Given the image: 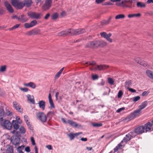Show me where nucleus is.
<instances>
[{"label":"nucleus","instance_id":"f257e3e1","mask_svg":"<svg viewBox=\"0 0 153 153\" xmlns=\"http://www.w3.org/2000/svg\"><path fill=\"white\" fill-rule=\"evenodd\" d=\"M0 124L1 126L8 130H11L12 128V125L10 121L7 120L3 119H0Z\"/></svg>","mask_w":153,"mask_h":153},{"label":"nucleus","instance_id":"f03ea898","mask_svg":"<svg viewBox=\"0 0 153 153\" xmlns=\"http://www.w3.org/2000/svg\"><path fill=\"white\" fill-rule=\"evenodd\" d=\"M131 138V135L129 134H127L126 135V137H124L123 140L121 141L120 143L117 146L114 148V152H116L119 149H120L121 147L122 146V145L121 143L123 142H126L129 140Z\"/></svg>","mask_w":153,"mask_h":153},{"label":"nucleus","instance_id":"7ed1b4c3","mask_svg":"<svg viewBox=\"0 0 153 153\" xmlns=\"http://www.w3.org/2000/svg\"><path fill=\"white\" fill-rule=\"evenodd\" d=\"M143 109V106H140L139 108L134 111L131 114V117L134 118L140 115L142 112V110Z\"/></svg>","mask_w":153,"mask_h":153},{"label":"nucleus","instance_id":"20e7f679","mask_svg":"<svg viewBox=\"0 0 153 153\" xmlns=\"http://www.w3.org/2000/svg\"><path fill=\"white\" fill-rule=\"evenodd\" d=\"M36 116L37 118L42 122L45 123L46 122L47 117L43 112H39L38 113L36 114Z\"/></svg>","mask_w":153,"mask_h":153},{"label":"nucleus","instance_id":"39448f33","mask_svg":"<svg viewBox=\"0 0 153 153\" xmlns=\"http://www.w3.org/2000/svg\"><path fill=\"white\" fill-rule=\"evenodd\" d=\"M100 35L102 37L105 39L109 42L112 43L113 42V40L110 38L111 36V33L107 34L106 32H103L101 33Z\"/></svg>","mask_w":153,"mask_h":153},{"label":"nucleus","instance_id":"423d86ee","mask_svg":"<svg viewBox=\"0 0 153 153\" xmlns=\"http://www.w3.org/2000/svg\"><path fill=\"white\" fill-rule=\"evenodd\" d=\"M42 15L40 13H36L34 12H30L28 13V16L32 19H39Z\"/></svg>","mask_w":153,"mask_h":153},{"label":"nucleus","instance_id":"0eeeda50","mask_svg":"<svg viewBox=\"0 0 153 153\" xmlns=\"http://www.w3.org/2000/svg\"><path fill=\"white\" fill-rule=\"evenodd\" d=\"M153 125L149 122H147L144 126V131L145 130L146 132L150 131L153 130ZM145 131H144V132Z\"/></svg>","mask_w":153,"mask_h":153},{"label":"nucleus","instance_id":"6e6552de","mask_svg":"<svg viewBox=\"0 0 153 153\" xmlns=\"http://www.w3.org/2000/svg\"><path fill=\"white\" fill-rule=\"evenodd\" d=\"M11 141L14 145L18 146L19 144L20 139L18 137L13 136L11 137Z\"/></svg>","mask_w":153,"mask_h":153},{"label":"nucleus","instance_id":"1a4fd4ad","mask_svg":"<svg viewBox=\"0 0 153 153\" xmlns=\"http://www.w3.org/2000/svg\"><path fill=\"white\" fill-rule=\"evenodd\" d=\"M13 107L17 111L22 112L23 111V109L21 107V106L16 101H14L13 102Z\"/></svg>","mask_w":153,"mask_h":153},{"label":"nucleus","instance_id":"9d476101","mask_svg":"<svg viewBox=\"0 0 153 153\" xmlns=\"http://www.w3.org/2000/svg\"><path fill=\"white\" fill-rule=\"evenodd\" d=\"M51 0H46L45 4L42 7L43 10H46L48 9L51 6Z\"/></svg>","mask_w":153,"mask_h":153},{"label":"nucleus","instance_id":"9b49d317","mask_svg":"<svg viewBox=\"0 0 153 153\" xmlns=\"http://www.w3.org/2000/svg\"><path fill=\"white\" fill-rule=\"evenodd\" d=\"M129 0H117V6L124 7L126 6L124 4L128 2Z\"/></svg>","mask_w":153,"mask_h":153},{"label":"nucleus","instance_id":"f8f14e48","mask_svg":"<svg viewBox=\"0 0 153 153\" xmlns=\"http://www.w3.org/2000/svg\"><path fill=\"white\" fill-rule=\"evenodd\" d=\"M85 32V30L83 29L73 30L71 31V32L72 33H73L74 35L81 34L84 33Z\"/></svg>","mask_w":153,"mask_h":153},{"label":"nucleus","instance_id":"ddd939ff","mask_svg":"<svg viewBox=\"0 0 153 153\" xmlns=\"http://www.w3.org/2000/svg\"><path fill=\"white\" fill-rule=\"evenodd\" d=\"M4 4L7 11L11 13H13V10L11 5L7 2H5Z\"/></svg>","mask_w":153,"mask_h":153},{"label":"nucleus","instance_id":"4468645a","mask_svg":"<svg viewBox=\"0 0 153 153\" xmlns=\"http://www.w3.org/2000/svg\"><path fill=\"white\" fill-rule=\"evenodd\" d=\"M48 99L49 100V102L50 105V107L49 108L50 109L54 108H55V106L53 103V100L52 99L51 96V94H49L48 96Z\"/></svg>","mask_w":153,"mask_h":153},{"label":"nucleus","instance_id":"2eb2a0df","mask_svg":"<svg viewBox=\"0 0 153 153\" xmlns=\"http://www.w3.org/2000/svg\"><path fill=\"white\" fill-rule=\"evenodd\" d=\"M23 85L25 86L29 87L33 89H35L36 88V84L33 82H30L27 83H24Z\"/></svg>","mask_w":153,"mask_h":153},{"label":"nucleus","instance_id":"dca6fc26","mask_svg":"<svg viewBox=\"0 0 153 153\" xmlns=\"http://www.w3.org/2000/svg\"><path fill=\"white\" fill-rule=\"evenodd\" d=\"M27 100L33 104H35V101L34 99V97L33 96L31 95L30 94H27Z\"/></svg>","mask_w":153,"mask_h":153},{"label":"nucleus","instance_id":"f3484780","mask_svg":"<svg viewBox=\"0 0 153 153\" xmlns=\"http://www.w3.org/2000/svg\"><path fill=\"white\" fill-rule=\"evenodd\" d=\"M143 131V127L141 126L137 128L135 130V132L137 134L142 133Z\"/></svg>","mask_w":153,"mask_h":153},{"label":"nucleus","instance_id":"a211bd4d","mask_svg":"<svg viewBox=\"0 0 153 153\" xmlns=\"http://www.w3.org/2000/svg\"><path fill=\"white\" fill-rule=\"evenodd\" d=\"M38 104L40 108H41L43 110H45V103L44 101L43 100L39 101Z\"/></svg>","mask_w":153,"mask_h":153},{"label":"nucleus","instance_id":"6ab92c4d","mask_svg":"<svg viewBox=\"0 0 153 153\" xmlns=\"http://www.w3.org/2000/svg\"><path fill=\"white\" fill-rule=\"evenodd\" d=\"M146 74L149 78L153 79V71L147 70L146 71Z\"/></svg>","mask_w":153,"mask_h":153},{"label":"nucleus","instance_id":"aec40b11","mask_svg":"<svg viewBox=\"0 0 153 153\" xmlns=\"http://www.w3.org/2000/svg\"><path fill=\"white\" fill-rule=\"evenodd\" d=\"M23 2L24 6H26L27 7L30 6L33 3L31 0H24Z\"/></svg>","mask_w":153,"mask_h":153},{"label":"nucleus","instance_id":"412c9836","mask_svg":"<svg viewBox=\"0 0 153 153\" xmlns=\"http://www.w3.org/2000/svg\"><path fill=\"white\" fill-rule=\"evenodd\" d=\"M91 46L92 47L94 46L98 47L100 45V41L97 40L93 41L90 44Z\"/></svg>","mask_w":153,"mask_h":153},{"label":"nucleus","instance_id":"4be33fe9","mask_svg":"<svg viewBox=\"0 0 153 153\" xmlns=\"http://www.w3.org/2000/svg\"><path fill=\"white\" fill-rule=\"evenodd\" d=\"M24 118L25 121V123L27 125V126L29 128H30V129H31L32 128V127L31 125L30 124L29 122L28 121L29 118L28 117L27 115H25L24 116Z\"/></svg>","mask_w":153,"mask_h":153},{"label":"nucleus","instance_id":"5701e85b","mask_svg":"<svg viewBox=\"0 0 153 153\" xmlns=\"http://www.w3.org/2000/svg\"><path fill=\"white\" fill-rule=\"evenodd\" d=\"M12 123L13 126V128L15 129L18 130L19 128V123L16 121L13 120L12 121Z\"/></svg>","mask_w":153,"mask_h":153},{"label":"nucleus","instance_id":"b1692460","mask_svg":"<svg viewBox=\"0 0 153 153\" xmlns=\"http://www.w3.org/2000/svg\"><path fill=\"white\" fill-rule=\"evenodd\" d=\"M82 133L80 132L78 133H76L75 134H73V133H71L68 135V136L70 137V140H72L75 137L77 136L80 134H82Z\"/></svg>","mask_w":153,"mask_h":153},{"label":"nucleus","instance_id":"393cba45","mask_svg":"<svg viewBox=\"0 0 153 153\" xmlns=\"http://www.w3.org/2000/svg\"><path fill=\"white\" fill-rule=\"evenodd\" d=\"M108 66L106 65H98L96 68L97 70H104L108 67Z\"/></svg>","mask_w":153,"mask_h":153},{"label":"nucleus","instance_id":"a878e982","mask_svg":"<svg viewBox=\"0 0 153 153\" xmlns=\"http://www.w3.org/2000/svg\"><path fill=\"white\" fill-rule=\"evenodd\" d=\"M25 146L24 145L18 146L16 149V150L19 153H23L22 150H24Z\"/></svg>","mask_w":153,"mask_h":153},{"label":"nucleus","instance_id":"bb28decb","mask_svg":"<svg viewBox=\"0 0 153 153\" xmlns=\"http://www.w3.org/2000/svg\"><path fill=\"white\" fill-rule=\"evenodd\" d=\"M18 20L22 22H24L27 21L28 20V18L25 17L24 16H21V17L18 18Z\"/></svg>","mask_w":153,"mask_h":153},{"label":"nucleus","instance_id":"cd10ccee","mask_svg":"<svg viewBox=\"0 0 153 153\" xmlns=\"http://www.w3.org/2000/svg\"><path fill=\"white\" fill-rule=\"evenodd\" d=\"M64 69V67H63L59 70V71L55 75V76H54V78L55 79H57L59 77L60 75L62 73V72Z\"/></svg>","mask_w":153,"mask_h":153},{"label":"nucleus","instance_id":"c85d7f7f","mask_svg":"<svg viewBox=\"0 0 153 153\" xmlns=\"http://www.w3.org/2000/svg\"><path fill=\"white\" fill-rule=\"evenodd\" d=\"M67 123L73 127H76L77 126V124L76 123L71 120H68L67 121Z\"/></svg>","mask_w":153,"mask_h":153},{"label":"nucleus","instance_id":"c756f323","mask_svg":"<svg viewBox=\"0 0 153 153\" xmlns=\"http://www.w3.org/2000/svg\"><path fill=\"white\" fill-rule=\"evenodd\" d=\"M4 116L5 113L4 109L1 107H0V119H3V117Z\"/></svg>","mask_w":153,"mask_h":153},{"label":"nucleus","instance_id":"7c9ffc66","mask_svg":"<svg viewBox=\"0 0 153 153\" xmlns=\"http://www.w3.org/2000/svg\"><path fill=\"white\" fill-rule=\"evenodd\" d=\"M125 17V15L123 14H120L116 15L115 17L116 19H123Z\"/></svg>","mask_w":153,"mask_h":153},{"label":"nucleus","instance_id":"2f4dec72","mask_svg":"<svg viewBox=\"0 0 153 153\" xmlns=\"http://www.w3.org/2000/svg\"><path fill=\"white\" fill-rule=\"evenodd\" d=\"M13 149L12 146H9L6 150V153H13Z\"/></svg>","mask_w":153,"mask_h":153},{"label":"nucleus","instance_id":"473e14b6","mask_svg":"<svg viewBox=\"0 0 153 153\" xmlns=\"http://www.w3.org/2000/svg\"><path fill=\"white\" fill-rule=\"evenodd\" d=\"M19 129V131L21 133L25 134V129L23 126H21Z\"/></svg>","mask_w":153,"mask_h":153},{"label":"nucleus","instance_id":"72a5a7b5","mask_svg":"<svg viewBox=\"0 0 153 153\" xmlns=\"http://www.w3.org/2000/svg\"><path fill=\"white\" fill-rule=\"evenodd\" d=\"M135 61L138 64L142 65V59L140 57H137L135 59Z\"/></svg>","mask_w":153,"mask_h":153},{"label":"nucleus","instance_id":"f704fd0d","mask_svg":"<svg viewBox=\"0 0 153 153\" xmlns=\"http://www.w3.org/2000/svg\"><path fill=\"white\" fill-rule=\"evenodd\" d=\"M58 14L57 13H55L52 15L51 18L53 20H55L58 18Z\"/></svg>","mask_w":153,"mask_h":153},{"label":"nucleus","instance_id":"c9c22d12","mask_svg":"<svg viewBox=\"0 0 153 153\" xmlns=\"http://www.w3.org/2000/svg\"><path fill=\"white\" fill-rule=\"evenodd\" d=\"M107 45V44L106 42L102 40L100 41V46L103 47L106 46Z\"/></svg>","mask_w":153,"mask_h":153},{"label":"nucleus","instance_id":"e433bc0d","mask_svg":"<svg viewBox=\"0 0 153 153\" xmlns=\"http://www.w3.org/2000/svg\"><path fill=\"white\" fill-rule=\"evenodd\" d=\"M30 23L31 27H32L37 24V21L36 20H34L31 22Z\"/></svg>","mask_w":153,"mask_h":153},{"label":"nucleus","instance_id":"4c0bfd02","mask_svg":"<svg viewBox=\"0 0 153 153\" xmlns=\"http://www.w3.org/2000/svg\"><path fill=\"white\" fill-rule=\"evenodd\" d=\"M6 65H3L1 66L0 68V71L1 72H4L6 70Z\"/></svg>","mask_w":153,"mask_h":153},{"label":"nucleus","instance_id":"58836bf2","mask_svg":"<svg viewBox=\"0 0 153 153\" xmlns=\"http://www.w3.org/2000/svg\"><path fill=\"white\" fill-rule=\"evenodd\" d=\"M68 32L66 31H61L58 33V35L61 36L66 34Z\"/></svg>","mask_w":153,"mask_h":153},{"label":"nucleus","instance_id":"ea45409f","mask_svg":"<svg viewBox=\"0 0 153 153\" xmlns=\"http://www.w3.org/2000/svg\"><path fill=\"white\" fill-rule=\"evenodd\" d=\"M36 31L38 33L40 32V30H37L36 31L35 30H32L30 31H28L27 33H29V35H31L32 33H35Z\"/></svg>","mask_w":153,"mask_h":153},{"label":"nucleus","instance_id":"a19ab883","mask_svg":"<svg viewBox=\"0 0 153 153\" xmlns=\"http://www.w3.org/2000/svg\"><path fill=\"white\" fill-rule=\"evenodd\" d=\"M137 6L138 7H143V4L142 3L140 2H137Z\"/></svg>","mask_w":153,"mask_h":153},{"label":"nucleus","instance_id":"79ce46f5","mask_svg":"<svg viewBox=\"0 0 153 153\" xmlns=\"http://www.w3.org/2000/svg\"><path fill=\"white\" fill-rule=\"evenodd\" d=\"M15 121H16L19 124H21L22 123V121L20 120V117L18 116L16 117V120Z\"/></svg>","mask_w":153,"mask_h":153},{"label":"nucleus","instance_id":"37998d69","mask_svg":"<svg viewBox=\"0 0 153 153\" xmlns=\"http://www.w3.org/2000/svg\"><path fill=\"white\" fill-rule=\"evenodd\" d=\"M24 26L26 28H28L31 27V26L30 23H26L24 24Z\"/></svg>","mask_w":153,"mask_h":153},{"label":"nucleus","instance_id":"c03bdc74","mask_svg":"<svg viewBox=\"0 0 153 153\" xmlns=\"http://www.w3.org/2000/svg\"><path fill=\"white\" fill-rule=\"evenodd\" d=\"M108 83L111 85H113L114 83V81L113 79L110 78H109L108 79Z\"/></svg>","mask_w":153,"mask_h":153},{"label":"nucleus","instance_id":"a18cd8bd","mask_svg":"<svg viewBox=\"0 0 153 153\" xmlns=\"http://www.w3.org/2000/svg\"><path fill=\"white\" fill-rule=\"evenodd\" d=\"M11 133L13 134L17 135L19 134V132L18 131H17V130L14 129V130L11 132Z\"/></svg>","mask_w":153,"mask_h":153},{"label":"nucleus","instance_id":"49530a36","mask_svg":"<svg viewBox=\"0 0 153 153\" xmlns=\"http://www.w3.org/2000/svg\"><path fill=\"white\" fill-rule=\"evenodd\" d=\"M19 89L21 91L24 92H27L28 91V89L25 87L20 88Z\"/></svg>","mask_w":153,"mask_h":153},{"label":"nucleus","instance_id":"de8ad7c7","mask_svg":"<svg viewBox=\"0 0 153 153\" xmlns=\"http://www.w3.org/2000/svg\"><path fill=\"white\" fill-rule=\"evenodd\" d=\"M20 25V24H17L15 25L12 28H10V30H12L16 28H17L19 27V26Z\"/></svg>","mask_w":153,"mask_h":153},{"label":"nucleus","instance_id":"09e8293b","mask_svg":"<svg viewBox=\"0 0 153 153\" xmlns=\"http://www.w3.org/2000/svg\"><path fill=\"white\" fill-rule=\"evenodd\" d=\"M111 17L109 18V19L108 20L103 21L102 22V24L103 25L108 24L110 21V20L111 19Z\"/></svg>","mask_w":153,"mask_h":153},{"label":"nucleus","instance_id":"8fccbe9b","mask_svg":"<svg viewBox=\"0 0 153 153\" xmlns=\"http://www.w3.org/2000/svg\"><path fill=\"white\" fill-rule=\"evenodd\" d=\"M92 125L94 127H98L101 126H102V124L101 123H93L92 124Z\"/></svg>","mask_w":153,"mask_h":153},{"label":"nucleus","instance_id":"3c124183","mask_svg":"<svg viewBox=\"0 0 153 153\" xmlns=\"http://www.w3.org/2000/svg\"><path fill=\"white\" fill-rule=\"evenodd\" d=\"M140 98V97L139 96H137L135 97H134L133 98V101L134 102H136L138 100H139Z\"/></svg>","mask_w":153,"mask_h":153},{"label":"nucleus","instance_id":"603ef678","mask_svg":"<svg viewBox=\"0 0 153 153\" xmlns=\"http://www.w3.org/2000/svg\"><path fill=\"white\" fill-rule=\"evenodd\" d=\"M136 14H129L128 15V17L129 18H131L133 17H135Z\"/></svg>","mask_w":153,"mask_h":153},{"label":"nucleus","instance_id":"864d4df0","mask_svg":"<svg viewBox=\"0 0 153 153\" xmlns=\"http://www.w3.org/2000/svg\"><path fill=\"white\" fill-rule=\"evenodd\" d=\"M105 0H95V2L98 4H100L105 1Z\"/></svg>","mask_w":153,"mask_h":153},{"label":"nucleus","instance_id":"5fc2aeb1","mask_svg":"<svg viewBox=\"0 0 153 153\" xmlns=\"http://www.w3.org/2000/svg\"><path fill=\"white\" fill-rule=\"evenodd\" d=\"M123 95V93L122 91H119L118 94L117 96H118V98H121L122 97Z\"/></svg>","mask_w":153,"mask_h":153},{"label":"nucleus","instance_id":"6e6d98bb","mask_svg":"<svg viewBox=\"0 0 153 153\" xmlns=\"http://www.w3.org/2000/svg\"><path fill=\"white\" fill-rule=\"evenodd\" d=\"M30 140L32 145L35 146V142L33 137H31Z\"/></svg>","mask_w":153,"mask_h":153},{"label":"nucleus","instance_id":"4d7b16f0","mask_svg":"<svg viewBox=\"0 0 153 153\" xmlns=\"http://www.w3.org/2000/svg\"><path fill=\"white\" fill-rule=\"evenodd\" d=\"M92 77L93 80H95L98 78V76L97 75H93L92 76Z\"/></svg>","mask_w":153,"mask_h":153},{"label":"nucleus","instance_id":"13d9d810","mask_svg":"<svg viewBox=\"0 0 153 153\" xmlns=\"http://www.w3.org/2000/svg\"><path fill=\"white\" fill-rule=\"evenodd\" d=\"M125 108L124 107H122V108H120L119 109H118V110H117L116 111V112L118 113H119L120 112H121V111H122L123 110H125Z\"/></svg>","mask_w":153,"mask_h":153},{"label":"nucleus","instance_id":"bf43d9fd","mask_svg":"<svg viewBox=\"0 0 153 153\" xmlns=\"http://www.w3.org/2000/svg\"><path fill=\"white\" fill-rule=\"evenodd\" d=\"M128 89L129 90V91L132 93H135L136 91L135 90L132 88H128Z\"/></svg>","mask_w":153,"mask_h":153},{"label":"nucleus","instance_id":"052dcab7","mask_svg":"<svg viewBox=\"0 0 153 153\" xmlns=\"http://www.w3.org/2000/svg\"><path fill=\"white\" fill-rule=\"evenodd\" d=\"M142 16V14L140 13H137L136 14L135 17L137 18H140Z\"/></svg>","mask_w":153,"mask_h":153},{"label":"nucleus","instance_id":"680f3d73","mask_svg":"<svg viewBox=\"0 0 153 153\" xmlns=\"http://www.w3.org/2000/svg\"><path fill=\"white\" fill-rule=\"evenodd\" d=\"M25 150L27 152H29L30 151V147L29 146H27L25 148Z\"/></svg>","mask_w":153,"mask_h":153},{"label":"nucleus","instance_id":"e2e57ef3","mask_svg":"<svg viewBox=\"0 0 153 153\" xmlns=\"http://www.w3.org/2000/svg\"><path fill=\"white\" fill-rule=\"evenodd\" d=\"M46 147L49 150H51L52 149V146L51 145H48L46 146Z\"/></svg>","mask_w":153,"mask_h":153},{"label":"nucleus","instance_id":"0e129e2a","mask_svg":"<svg viewBox=\"0 0 153 153\" xmlns=\"http://www.w3.org/2000/svg\"><path fill=\"white\" fill-rule=\"evenodd\" d=\"M61 16H64L66 15V13L65 11H62L61 13Z\"/></svg>","mask_w":153,"mask_h":153},{"label":"nucleus","instance_id":"69168bd1","mask_svg":"<svg viewBox=\"0 0 153 153\" xmlns=\"http://www.w3.org/2000/svg\"><path fill=\"white\" fill-rule=\"evenodd\" d=\"M50 14L49 13H48L46 14V15L45 16V19H47L50 16Z\"/></svg>","mask_w":153,"mask_h":153},{"label":"nucleus","instance_id":"338daca9","mask_svg":"<svg viewBox=\"0 0 153 153\" xmlns=\"http://www.w3.org/2000/svg\"><path fill=\"white\" fill-rule=\"evenodd\" d=\"M106 4L107 5H113V4L112 3V2H111V1H108L107 2Z\"/></svg>","mask_w":153,"mask_h":153},{"label":"nucleus","instance_id":"774afa93","mask_svg":"<svg viewBox=\"0 0 153 153\" xmlns=\"http://www.w3.org/2000/svg\"><path fill=\"white\" fill-rule=\"evenodd\" d=\"M146 4H149L150 3H153V0H147L146 2Z\"/></svg>","mask_w":153,"mask_h":153}]
</instances>
